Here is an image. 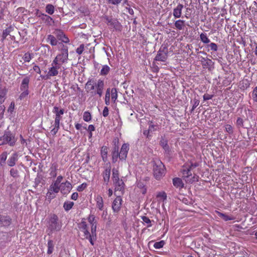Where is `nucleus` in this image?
<instances>
[{
  "label": "nucleus",
  "instance_id": "nucleus-31",
  "mask_svg": "<svg viewBox=\"0 0 257 257\" xmlns=\"http://www.w3.org/2000/svg\"><path fill=\"white\" fill-rule=\"evenodd\" d=\"M10 175L13 178H19L20 177L19 173L17 167L13 168L10 170Z\"/></svg>",
  "mask_w": 257,
  "mask_h": 257
},
{
  "label": "nucleus",
  "instance_id": "nucleus-13",
  "mask_svg": "<svg viewBox=\"0 0 257 257\" xmlns=\"http://www.w3.org/2000/svg\"><path fill=\"white\" fill-rule=\"evenodd\" d=\"M30 77H25L22 80L20 85V90L21 91H26L29 90V84L30 82Z\"/></svg>",
  "mask_w": 257,
  "mask_h": 257
},
{
  "label": "nucleus",
  "instance_id": "nucleus-22",
  "mask_svg": "<svg viewBox=\"0 0 257 257\" xmlns=\"http://www.w3.org/2000/svg\"><path fill=\"white\" fill-rule=\"evenodd\" d=\"M114 184L115 191H121L124 189V183L122 180L120 179L118 182H116Z\"/></svg>",
  "mask_w": 257,
  "mask_h": 257
},
{
  "label": "nucleus",
  "instance_id": "nucleus-20",
  "mask_svg": "<svg viewBox=\"0 0 257 257\" xmlns=\"http://www.w3.org/2000/svg\"><path fill=\"white\" fill-rule=\"evenodd\" d=\"M173 184L174 186L177 188H182L184 187V183L182 179L180 178H174L173 179Z\"/></svg>",
  "mask_w": 257,
  "mask_h": 257
},
{
  "label": "nucleus",
  "instance_id": "nucleus-58",
  "mask_svg": "<svg viewBox=\"0 0 257 257\" xmlns=\"http://www.w3.org/2000/svg\"><path fill=\"white\" fill-rule=\"evenodd\" d=\"M96 227H97V225L93 224V225H91V233H90V234H91V235H93V236H94V237L95 236H97Z\"/></svg>",
  "mask_w": 257,
  "mask_h": 257
},
{
  "label": "nucleus",
  "instance_id": "nucleus-48",
  "mask_svg": "<svg viewBox=\"0 0 257 257\" xmlns=\"http://www.w3.org/2000/svg\"><path fill=\"white\" fill-rule=\"evenodd\" d=\"M56 193L51 191L49 190H48V191L46 194L47 199L49 201H51L52 199H53V198H54L56 197V195H55Z\"/></svg>",
  "mask_w": 257,
  "mask_h": 257
},
{
  "label": "nucleus",
  "instance_id": "nucleus-8",
  "mask_svg": "<svg viewBox=\"0 0 257 257\" xmlns=\"http://www.w3.org/2000/svg\"><path fill=\"white\" fill-rule=\"evenodd\" d=\"M122 204V199L120 196H117L112 204V208L114 213H118L120 210Z\"/></svg>",
  "mask_w": 257,
  "mask_h": 257
},
{
  "label": "nucleus",
  "instance_id": "nucleus-26",
  "mask_svg": "<svg viewBox=\"0 0 257 257\" xmlns=\"http://www.w3.org/2000/svg\"><path fill=\"white\" fill-rule=\"evenodd\" d=\"M174 26L179 30H183L185 26V21L182 20H177L174 23Z\"/></svg>",
  "mask_w": 257,
  "mask_h": 257
},
{
  "label": "nucleus",
  "instance_id": "nucleus-35",
  "mask_svg": "<svg viewBox=\"0 0 257 257\" xmlns=\"http://www.w3.org/2000/svg\"><path fill=\"white\" fill-rule=\"evenodd\" d=\"M48 190H49L51 191H52V192L57 193L60 190V186H58L56 185L55 184L52 183L50 186Z\"/></svg>",
  "mask_w": 257,
  "mask_h": 257
},
{
  "label": "nucleus",
  "instance_id": "nucleus-29",
  "mask_svg": "<svg viewBox=\"0 0 257 257\" xmlns=\"http://www.w3.org/2000/svg\"><path fill=\"white\" fill-rule=\"evenodd\" d=\"M217 214L219 217H220L225 221L232 220L235 219L234 217L232 216H228L223 213L217 212Z\"/></svg>",
  "mask_w": 257,
  "mask_h": 257
},
{
  "label": "nucleus",
  "instance_id": "nucleus-21",
  "mask_svg": "<svg viewBox=\"0 0 257 257\" xmlns=\"http://www.w3.org/2000/svg\"><path fill=\"white\" fill-rule=\"evenodd\" d=\"M46 40L47 42H49L52 46H56L58 44V41L55 35H48Z\"/></svg>",
  "mask_w": 257,
  "mask_h": 257
},
{
  "label": "nucleus",
  "instance_id": "nucleus-44",
  "mask_svg": "<svg viewBox=\"0 0 257 257\" xmlns=\"http://www.w3.org/2000/svg\"><path fill=\"white\" fill-rule=\"evenodd\" d=\"M110 70V68L107 65H104L102 67V68L101 70L100 74L102 75H107Z\"/></svg>",
  "mask_w": 257,
  "mask_h": 257
},
{
  "label": "nucleus",
  "instance_id": "nucleus-18",
  "mask_svg": "<svg viewBox=\"0 0 257 257\" xmlns=\"http://www.w3.org/2000/svg\"><path fill=\"white\" fill-rule=\"evenodd\" d=\"M60 120L58 119H55V122L54 124V128L51 131V134L53 136H55L59 131L60 128Z\"/></svg>",
  "mask_w": 257,
  "mask_h": 257
},
{
  "label": "nucleus",
  "instance_id": "nucleus-24",
  "mask_svg": "<svg viewBox=\"0 0 257 257\" xmlns=\"http://www.w3.org/2000/svg\"><path fill=\"white\" fill-rule=\"evenodd\" d=\"M14 30L13 27L12 26H10L8 28L4 30L3 32L2 36V41H4V40L6 38L7 36L10 35V33L13 31Z\"/></svg>",
  "mask_w": 257,
  "mask_h": 257
},
{
  "label": "nucleus",
  "instance_id": "nucleus-56",
  "mask_svg": "<svg viewBox=\"0 0 257 257\" xmlns=\"http://www.w3.org/2000/svg\"><path fill=\"white\" fill-rule=\"evenodd\" d=\"M84 49V45L83 44H82L80 45V46L78 48H77L76 52L78 54L81 55L83 53Z\"/></svg>",
  "mask_w": 257,
  "mask_h": 257
},
{
  "label": "nucleus",
  "instance_id": "nucleus-42",
  "mask_svg": "<svg viewBox=\"0 0 257 257\" xmlns=\"http://www.w3.org/2000/svg\"><path fill=\"white\" fill-rule=\"evenodd\" d=\"M88 221L91 225H97V221L94 215L90 214L88 217Z\"/></svg>",
  "mask_w": 257,
  "mask_h": 257
},
{
  "label": "nucleus",
  "instance_id": "nucleus-63",
  "mask_svg": "<svg viewBox=\"0 0 257 257\" xmlns=\"http://www.w3.org/2000/svg\"><path fill=\"white\" fill-rule=\"evenodd\" d=\"M225 130L229 134H232L233 133V128L230 124H226L225 125Z\"/></svg>",
  "mask_w": 257,
  "mask_h": 257
},
{
  "label": "nucleus",
  "instance_id": "nucleus-32",
  "mask_svg": "<svg viewBox=\"0 0 257 257\" xmlns=\"http://www.w3.org/2000/svg\"><path fill=\"white\" fill-rule=\"evenodd\" d=\"M48 76L50 77L55 76H57L58 74V71L56 69V68H54V66H52L49 69V71L48 72Z\"/></svg>",
  "mask_w": 257,
  "mask_h": 257
},
{
  "label": "nucleus",
  "instance_id": "nucleus-25",
  "mask_svg": "<svg viewBox=\"0 0 257 257\" xmlns=\"http://www.w3.org/2000/svg\"><path fill=\"white\" fill-rule=\"evenodd\" d=\"M110 176V168L106 169L103 172V180L107 184L109 181Z\"/></svg>",
  "mask_w": 257,
  "mask_h": 257
},
{
  "label": "nucleus",
  "instance_id": "nucleus-38",
  "mask_svg": "<svg viewBox=\"0 0 257 257\" xmlns=\"http://www.w3.org/2000/svg\"><path fill=\"white\" fill-rule=\"evenodd\" d=\"M191 169L189 167L186 168V169H183L182 171L183 177L185 178H189L190 176H191L192 173L191 172Z\"/></svg>",
  "mask_w": 257,
  "mask_h": 257
},
{
  "label": "nucleus",
  "instance_id": "nucleus-55",
  "mask_svg": "<svg viewBox=\"0 0 257 257\" xmlns=\"http://www.w3.org/2000/svg\"><path fill=\"white\" fill-rule=\"evenodd\" d=\"M236 125L238 127H243V120L241 117H238L236 120Z\"/></svg>",
  "mask_w": 257,
  "mask_h": 257
},
{
  "label": "nucleus",
  "instance_id": "nucleus-5",
  "mask_svg": "<svg viewBox=\"0 0 257 257\" xmlns=\"http://www.w3.org/2000/svg\"><path fill=\"white\" fill-rule=\"evenodd\" d=\"M59 59V62L61 63H65L67 62L68 59V49L66 46L63 45L61 49V53L57 56Z\"/></svg>",
  "mask_w": 257,
  "mask_h": 257
},
{
  "label": "nucleus",
  "instance_id": "nucleus-50",
  "mask_svg": "<svg viewBox=\"0 0 257 257\" xmlns=\"http://www.w3.org/2000/svg\"><path fill=\"white\" fill-rule=\"evenodd\" d=\"M206 60V61L202 63V66L204 68H208L212 65L213 62L210 59H207Z\"/></svg>",
  "mask_w": 257,
  "mask_h": 257
},
{
  "label": "nucleus",
  "instance_id": "nucleus-9",
  "mask_svg": "<svg viewBox=\"0 0 257 257\" xmlns=\"http://www.w3.org/2000/svg\"><path fill=\"white\" fill-rule=\"evenodd\" d=\"M72 188V186L71 183L67 181L60 184V191L64 195L69 193Z\"/></svg>",
  "mask_w": 257,
  "mask_h": 257
},
{
  "label": "nucleus",
  "instance_id": "nucleus-54",
  "mask_svg": "<svg viewBox=\"0 0 257 257\" xmlns=\"http://www.w3.org/2000/svg\"><path fill=\"white\" fill-rule=\"evenodd\" d=\"M200 101L196 99V98H194L193 99V104L192 106V108L191 110V112H192V111L194 110V109L198 106L199 104Z\"/></svg>",
  "mask_w": 257,
  "mask_h": 257
},
{
  "label": "nucleus",
  "instance_id": "nucleus-40",
  "mask_svg": "<svg viewBox=\"0 0 257 257\" xmlns=\"http://www.w3.org/2000/svg\"><path fill=\"white\" fill-rule=\"evenodd\" d=\"M33 57V55L32 54L27 52L24 55L23 59L25 62H29Z\"/></svg>",
  "mask_w": 257,
  "mask_h": 257
},
{
  "label": "nucleus",
  "instance_id": "nucleus-52",
  "mask_svg": "<svg viewBox=\"0 0 257 257\" xmlns=\"http://www.w3.org/2000/svg\"><path fill=\"white\" fill-rule=\"evenodd\" d=\"M29 94V91H22V93L19 95V99H20L21 100L24 99L28 96Z\"/></svg>",
  "mask_w": 257,
  "mask_h": 257
},
{
  "label": "nucleus",
  "instance_id": "nucleus-23",
  "mask_svg": "<svg viewBox=\"0 0 257 257\" xmlns=\"http://www.w3.org/2000/svg\"><path fill=\"white\" fill-rule=\"evenodd\" d=\"M110 22V26L112 27L116 30H121L122 26L116 19H113L112 21Z\"/></svg>",
  "mask_w": 257,
  "mask_h": 257
},
{
  "label": "nucleus",
  "instance_id": "nucleus-57",
  "mask_svg": "<svg viewBox=\"0 0 257 257\" xmlns=\"http://www.w3.org/2000/svg\"><path fill=\"white\" fill-rule=\"evenodd\" d=\"M121 1L122 0H106L108 4L116 6L119 4Z\"/></svg>",
  "mask_w": 257,
  "mask_h": 257
},
{
  "label": "nucleus",
  "instance_id": "nucleus-12",
  "mask_svg": "<svg viewBox=\"0 0 257 257\" xmlns=\"http://www.w3.org/2000/svg\"><path fill=\"white\" fill-rule=\"evenodd\" d=\"M183 8L184 6L182 4H179L177 7L173 9V15L175 19H178L181 17Z\"/></svg>",
  "mask_w": 257,
  "mask_h": 257
},
{
  "label": "nucleus",
  "instance_id": "nucleus-41",
  "mask_svg": "<svg viewBox=\"0 0 257 257\" xmlns=\"http://www.w3.org/2000/svg\"><path fill=\"white\" fill-rule=\"evenodd\" d=\"M46 12L49 15H52L54 12V7L51 4H48L46 7Z\"/></svg>",
  "mask_w": 257,
  "mask_h": 257
},
{
  "label": "nucleus",
  "instance_id": "nucleus-53",
  "mask_svg": "<svg viewBox=\"0 0 257 257\" xmlns=\"http://www.w3.org/2000/svg\"><path fill=\"white\" fill-rule=\"evenodd\" d=\"M157 197L158 198H161L164 201L167 199V194L165 192H160L157 194Z\"/></svg>",
  "mask_w": 257,
  "mask_h": 257
},
{
  "label": "nucleus",
  "instance_id": "nucleus-49",
  "mask_svg": "<svg viewBox=\"0 0 257 257\" xmlns=\"http://www.w3.org/2000/svg\"><path fill=\"white\" fill-rule=\"evenodd\" d=\"M7 158V153L4 152L0 155V165L2 166L4 163Z\"/></svg>",
  "mask_w": 257,
  "mask_h": 257
},
{
  "label": "nucleus",
  "instance_id": "nucleus-46",
  "mask_svg": "<svg viewBox=\"0 0 257 257\" xmlns=\"http://www.w3.org/2000/svg\"><path fill=\"white\" fill-rule=\"evenodd\" d=\"M83 118L85 121H89L91 119L90 113L88 111H85L83 114Z\"/></svg>",
  "mask_w": 257,
  "mask_h": 257
},
{
  "label": "nucleus",
  "instance_id": "nucleus-7",
  "mask_svg": "<svg viewBox=\"0 0 257 257\" xmlns=\"http://www.w3.org/2000/svg\"><path fill=\"white\" fill-rule=\"evenodd\" d=\"M53 34L59 40L61 41L63 43H68L69 42V39L61 30L56 29L54 31Z\"/></svg>",
  "mask_w": 257,
  "mask_h": 257
},
{
  "label": "nucleus",
  "instance_id": "nucleus-1",
  "mask_svg": "<svg viewBox=\"0 0 257 257\" xmlns=\"http://www.w3.org/2000/svg\"><path fill=\"white\" fill-rule=\"evenodd\" d=\"M104 87V81L101 79L96 82L93 79H89L85 85L87 92H91L92 96L97 94L100 97L102 95Z\"/></svg>",
  "mask_w": 257,
  "mask_h": 257
},
{
  "label": "nucleus",
  "instance_id": "nucleus-62",
  "mask_svg": "<svg viewBox=\"0 0 257 257\" xmlns=\"http://www.w3.org/2000/svg\"><path fill=\"white\" fill-rule=\"evenodd\" d=\"M62 179H63V177L62 176H59L57 178L56 180L54 183H53L55 184L56 185L60 186V183H61V182Z\"/></svg>",
  "mask_w": 257,
  "mask_h": 257
},
{
  "label": "nucleus",
  "instance_id": "nucleus-3",
  "mask_svg": "<svg viewBox=\"0 0 257 257\" xmlns=\"http://www.w3.org/2000/svg\"><path fill=\"white\" fill-rule=\"evenodd\" d=\"M153 163L154 176L157 180H159L165 175V166L159 160L154 161Z\"/></svg>",
  "mask_w": 257,
  "mask_h": 257
},
{
  "label": "nucleus",
  "instance_id": "nucleus-64",
  "mask_svg": "<svg viewBox=\"0 0 257 257\" xmlns=\"http://www.w3.org/2000/svg\"><path fill=\"white\" fill-rule=\"evenodd\" d=\"M252 95L254 101H257V86L254 89Z\"/></svg>",
  "mask_w": 257,
  "mask_h": 257
},
{
  "label": "nucleus",
  "instance_id": "nucleus-60",
  "mask_svg": "<svg viewBox=\"0 0 257 257\" xmlns=\"http://www.w3.org/2000/svg\"><path fill=\"white\" fill-rule=\"evenodd\" d=\"M119 177L118 171L115 168L112 169V179L116 178Z\"/></svg>",
  "mask_w": 257,
  "mask_h": 257
},
{
  "label": "nucleus",
  "instance_id": "nucleus-10",
  "mask_svg": "<svg viewBox=\"0 0 257 257\" xmlns=\"http://www.w3.org/2000/svg\"><path fill=\"white\" fill-rule=\"evenodd\" d=\"M78 227L79 229L83 232L84 237L88 235V234H90L89 231L88 230V226L86 222L85 221V219L83 218L81 221L78 224Z\"/></svg>",
  "mask_w": 257,
  "mask_h": 257
},
{
  "label": "nucleus",
  "instance_id": "nucleus-37",
  "mask_svg": "<svg viewBox=\"0 0 257 257\" xmlns=\"http://www.w3.org/2000/svg\"><path fill=\"white\" fill-rule=\"evenodd\" d=\"M110 88H108L107 89L105 93V103L107 105H109L110 104Z\"/></svg>",
  "mask_w": 257,
  "mask_h": 257
},
{
  "label": "nucleus",
  "instance_id": "nucleus-11",
  "mask_svg": "<svg viewBox=\"0 0 257 257\" xmlns=\"http://www.w3.org/2000/svg\"><path fill=\"white\" fill-rule=\"evenodd\" d=\"M129 150L128 145L127 144H123L121 148L120 152L119 153V159L121 160H125Z\"/></svg>",
  "mask_w": 257,
  "mask_h": 257
},
{
  "label": "nucleus",
  "instance_id": "nucleus-47",
  "mask_svg": "<svg viewBox=\"0 0 257 257\" xmlns=\"http://www.w3.org/2000/svg\"><path fill=\"white\" fill-rule=\"evenodd\" d=\"M84 238L88 239L91 244L93 245L94 244V241L96 240L97 236L94 237V236H93V235H91V234H89L88 235L85 236Z\"/></svg>",
  "mask_w": 257,
  "mask_h": 257
},
{
  "label": "nucleus",
  "instance_id": "nucleus-43",
  "mask_svg": "<svg viewBox=\"0 0 257 257\" xmlns=\"http://www.w3.org/2000/svg\"><path fill=\"white\" fill-rule=\"evenodd\" d=\"M201 41L205 44H208L210 42V40L208 38L206 35L204 33H201L200 35Z\"/></svg>",
  "mask_w": 257,
  "mask_h": 257
},
{
  "label": "nucleus",
  "instance_id": "nucleus-27",
  "mask_svg": "<svg viewBox=\"0 0 257 257\" xmlns=\"http://www.w3.org/2000/svg\"><path fill=\"white\" fill-rule=\"evenodd\" d=\"M96 205L98 209L102 210L103 207V201L102 197L100 195H97L96 197Z\"/></svg>",
  "mask_w": 257,
  "mask_h": 257
},
{
  "label": "nucleus",
  "instance_id": "nucleus-2",
  "mask_svg": "<svg viewBox=\"0 0 257 257\" xmlns=\"http://www.w3.org/2000/svg\"><path fill=\"white\" fill-rule=\"evenodd\" d=\"M46 232L49 236L55 231H59L62 227V223L59 220L58 217L55 214H50L47 218Z\"/></svg>",
  "mask_w": 257,
  "mask_h": 257
},
{
  "label": "nucleus",
  "instance_id": "nucleus-6",
  "mask_svg": "<svg viewBox=\"0 0 257 257\" xmlns=\"http://www.w3.org/2000/svg\"><path fill=\"white\" fill-rule=\"evenodd\" d=\"M167 58V49L164 47L161 48L158 52V53L155 58L156 61H160L162 62L166 61Z\"/></svg>",
  "mask_w": 257,
  "mask_h": 257
},
{
  "label": "nucleus",
  "instance_id": "nucleus-16",
  "mask_svg": "<svg viewBox=\"0 0 257 257\" xmlns=\"http://www.w3.org/2000/svg\"><path fill=\"white\" fill-rule=\"evenodd\" d=\"M38 17L49 25H51L52 23H54L53 19L46 14H40Z\"/></svg>",
  "mask_w": 257,
  "mask_h": 257
},
{
  "label": "nucleus",
  "instance_id": "nucleus-61",
  "mask_svg": "<svg viewBox=\"0 0 257 257\" xmlns=\"http://www.w3.org/2000/svg\"><path fill=\"white\" fill-rule=\"evenodd\" d=\"M87 187V184L86 183H82L81 185L77 187V190L79 192L82 191L83 190H84Z\"/></svg>",
  "mask_w": 257,
  "mask_h": 257
},
{
  "label": "nucleus",
  "instance_id": "nucleus-19",
  "mask_svg": "<svg viewBox=\"0 0 257 257\" xmlns=\"http://www.w3.org/2000/svg\"><path fill=\"white\" fill-rule=\"evenodd\" d=\"M118 147H113V150L112 152V159L113 163H115L117 160L118 157L119 158L120 154L118 152Z\"/></svg>",
  "mask_w": 257,
  "mask_h": 257
},
{
  "label": "nucleus",
  "instance_id": "nucleus-34",
  "mask_svg": "<svg viewBox=\"0 0 257 257\" xmlns=\"http://www.w3.org/2000/svg\"><path fill=\"white\" fill-rule=\"evenodd\" d=\"M74 205V202L72 201H66L63 204V207L66 211L70 210Z\"/></svg>",
  "mask_w": 257,
  "mask_h": 257
},
{
  "label": "nucleus",
  "instance_id": "nucleus-33",
  "mask_svg": "<svg viewBox=\"0 0 257 257\" xmlns=\"http://www.w3.org/2000/svg\"><path fill=\"white\" fill-rule=\"evenodd\" d=\"M54 243L53 241L51 239H49L48 242V251L47 253L51 254L54 250Z\"/></svg>",
  "mask_w": 257,
  "mask_h": 257
},
{
  "label": "nucleus",
  "instance_id": "nucleus-51",
  "mask_svg": "<svg viewBox=\"0 0 257 257\" xmlns=\"http://www.w3.org/2000/svg\"><path fill=\"white\" fill-rule=\"evenodd\" d=\"M164 244V241L161 240L160 241L155 242L154 244V246L156 249H159L163 247Z\"/></svg>",
  "mask_w": 257,
  "mask_h": 257
},
{
  "label": "nucleus",
  "instance_id": "nucleus-14",
  "mask_svg": "<svg viewBox=\"0 0 257 257\" xmlns=\"http://www.w3.org/2000/svg\"><path fill=\"white\" fill-rule=\"evenodd\" d=\"M18 160V154L17 152L13 153L9 158L7 163L10 167H13L15 165Z\"/></svg>",
  "mask_w": 257,
  "mask_h": 257
},
{
  "label": "nucleus",
  "instance_id": "nucleus-45",
  "mask_svg": "<svg viewBox=\"0 0 257 257\" xmlns=\"http://www.w3.org/2000/svg\"><path fill=\"white\" fill-rule=\"evenodd\" d=\"M51 172L50 173V175L52 177H55L57 176V166L56 165L53 164L52 167H51Z\"/></svg>",
  "mask_w": 257,
  "mask_h": 257
},
{
  "label": "nucleus",
  "instance_id": "nucleus-36",
  "mask_svg": "<svg viewBox=\"0 0 257 257\" xmlns=\"http://www.w3.org/2000/svg\"><path fill=\"white\" fill-rule=\"evenodd\" d=\"M141 219H142L144 223H146L147 227L152 226V221L149 219V217L146 216H141Z\"/></svg>",
  "mask_w": 257,
  "mask_h": 257
},
{
  "label": "nucleus",
  "instance_id": "nucleus-15",
  "mask_svg": "<svg viewBox=\"0 0 257 257\" xmlns=\"http://www.w3.org/2000/svg\"><path fill=\"white\" fill-rule=\"evenodd\" d=\"M11 223V219L8 216H2L0 215V225L7 226Z\"/></svg>",
  "mask_w": 257,
  "mask_h": 257
},
{
  "label": "nucleus",
  "instance_id": "nucleus-39",
  "mask_svg": "<svg viewBox=\"0 0 257 257\" xmlns=\"http://www.w3.org/2000/svg\"><path fill=\"white\" fill-rule=\"evenodd\" d=\"M6 93L7 91L6 89H1L0 90V104H2L4 102Z\"/></svg>",
  "mask_w": 257,
  "mask_h": 257
},
{
  "label": "nucleus",
  "instance_id": "nucleus-4",
  "mask_svg": "<svg viewBox=\"0 0 257 257\" xmlns=\"http://www.w3.org/2000/svg\"><path fill=\"white\" fill-rule=\"evenodd\" d=\"M16 141V140L14 135L10 132H7L0 137V146L7 144L10 146H14Z\"/></svg>",
  "mask_w": 257,
  "mask_h": 257
},
{
  "label": "nucleus",
  "instance_id": "nucleus-28",
  "mask_svg": "<svg viewBox=\"0 0 257 257\" xmlns=\"http://www.w3.org/2000/svg\"><path fill=\"white\" fill-rule=\"evenodd\" d=\"M108 148L106 146H103L101 149V155L103 162H105L107 161Z\"/></svg>",
  "mask_w": 257,
  "mask_h": 257
},
{
  "label": "nucleus",
  "instance_id": "nucleus-17",
  "mask_svg": "<svg viewBox=\"0 0 257 257\" xmlns=\"http://www.w3.org/2000/svg\"><path fill=\"white\" fill-rule=\"evenodd\" d=\"M160 145L166 152H169L170 151L169 146L168 144V141L164 137H161Z\"/></svg>",
  "mask_w": 257,
  "mask_h": 257
},
{
  "label": "nucleus",
  "instance_id": "nucleus-30",
  "mask_svg": "<svg viewBox=\"0 0 257 257\" xmlns=\"http://www.w3.org/2000/svg\"><path fill=\"white\" fill-rule=\"evenodd\" d=\"M110 92L111 100L113 103H115L117 98V89L115 88H112Z\"/></svg>",
  "mask_w": 257,
  "mask_h": 257
},
{
  "label": "nucleus",
  "instance_id": "nucleus-59",
  "mask_svg": "<svg viewBox=\"0 0 257 257\" xmlns=\"http://www.w3.org/2000/svg\"><path fill=\"white\" fill-rule=\"evenodd\" d=\"M207 46L209 47L212 51H217L218 50V46L214 43H211L210 44L208 45Z\"/></svg>",
  "mask_w": 257,
  "mask_h": 257
}]
</instances>
